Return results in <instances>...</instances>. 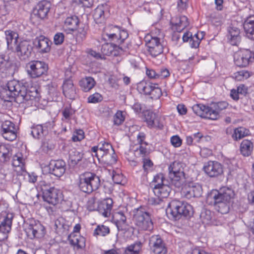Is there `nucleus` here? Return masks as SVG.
<instances>
[{
  "label": "nucleus",
  "mask_w": 254,
  "mask_h": 254,
  "mask_svg": "<svg viewBox=\"0 0 254 254\" xmlns=\"http://www.w3.org/2000/svg\"><path fill=\"white\" fill-rule=\"evenodd\" d=\"M0 96L7 102L16 99L20 102H31L32 104L34 101L38 100V92L35 88L27 90L24 85L15 80L7 82L5 87L0 91Z\"/></svg>",
  "instance_id": "f257e3e1"
},
{
  "label": "nucleus",
  "mask_w": 254,
  "mask_h": 254,
  "mask_svg": "<svg viewBox=\"0 0 254 254\" xmlns=\"http://www.w3.org/2000/svg\"><path fill=\"white\" fill-rule=\"evenodd\" d=\"M234 196V192L231 189L224 187L219 191L212 190L208 195L207 201L213 205L218 212L226 214L229 210V205Z\"/></svg>",
  "instance_id": "f03ea898"
},
{
  "label": "nucleus",
  "mask_w": 254,
  "mask_h": 254,
  "mask_svg": "<svg viewBox=\"0 0 254 254\" xmlns=\"http://www.w3.org/2000/svg\"><path fill=\"white\" fill-rule=\"evenodd\" d=\"M91 151L93 156L107 165H113L117 162V157L114 149L110 143L105 140L101 141L97 146L92 147Z\"/></svg>",
  "instance_id": "7ed1b4c3"
},
{
  "label": "nucleus",
  "mask_w": 254,
  "mask_h": 254,
  "mask_svg": "<svg viewBox=\"0 0 254 254\" xmlns=\"http://www.w3.org/2000/svg\"><path fill=\"white\" fill-rule=\"evenodd\" d=\"M166 213L170 219L177 220L182 216L191 217L193 210L192 206L188 203L175 199L168 204Z\"/></svg>",
  "instance_id": "20e7f679"
},
{
  "label": "nucleus",
  "mask_w": 254,
  "mask_h": 254,
  "mask_svg": "<svg viewBox=\"0 0 254 254\" xmlns=\"http://www.w3.org/2000/svg\"><path fill=\"white\" fill-rule=\"evenodd\" d=\"M228 105L224 101L214 103L211 107L199 104L193 105L192 109L196 115L202 118L215 120L218 119L219 113L226 109Z\"/></svg>",
  "instance_id": "39448f33"
},
{
  "label": "nucleus",
  "mask_w": 254,
  "mask_h": 254,
  "mask_svg": "<svg viewBox=\"0 0 254 254\" xmlns=\"http://www.w3.org/2000/svg\"><path fill=\"white\" fill-rule=\"evenodd\" d=\"M101 186L100 177L91 172H85L79 176L78 186L81 191L90 194Z\"/></svg>",
  "instance_id": "423d86ee"
},
{
  "label": "nucleus",
  "mask_w": 254,
  "mask_h": 254,
  "mask_svg": "<svg viewBox=\"0 0 254 254\" xmlns=\"http://www.w3.org/2000/svg\"><path fill=\"white\" fill-rule=\"evenodd\" d=\"M185 164L174 161L168 167L169 177L171 185L177 188H180L186 183V177L184 173Z\"/></svg>",
  "instance_id": "0eeeda50"
},
{
  "label": "nucleus",
  "mask_w": 254,
  "mask_h": 254,
  "mask_svg": "<svg viewBox=\"0 0 254 254\" xmlns=\"http://www.w3.org/2000/svg\"><path fill=\"white\" fill-rule=\"evenodd\" d=\"M133 221L135 226L141 231H150L153 224L150 214L142 207L133 211Z\"/></svg>",
  "instance_id": "6e6552de"
},
{
  "label": "nucleus",
  "mask_w": 254,
  "mask_h": 254,
  "mask_svg": "<svg viewBox=\"0 0 254 254\" xmlns=\"http://www.w3.org/2000/svg\"><path fill=\"white\" fill-rule=\"evenodd\" d=\"M254 61V53L249 49H242L236 52L234 61L236 65L246 67Z\"/></svg>",
  "instance_id": "1a4fd4ad"
},
{
  "label": "nucleus",
  "mask_w": 254,
  "mask_h": 254,
  "mask_svg": "<svg viewBox=\"0 0 254 254\" xmlns=\"http://www.w3.org/2000/svg\"><path fill=\"white\" fill-rule=\"evenodd\" d=\"M148 246L150 252L153 254H167L166 244L159 235H153L149 239Z\"/></svg>",
  "instance_id": "9d476101"
},
{
  "label": "nucleus",
  "mask_w": 254,
  "mask_h": 254,
  "mask_svg": "<svg viewBox=\"0 0 254 254\" xmlns=\"http://www.w3.org/2000/svg\"><path fill=\"white\" fill-rule=\"evenodd\" d=\"M27 67L28 74L33 78L39 77L45 74L48 69V66L45 63L39 61L30 62Z\"/></svg>",
  "instance_id": "9b49d317"
},
{
  "label": "nucleus",
  "mask_w": 254,
  "mask_h": 254,
  "mask_svg": "<svg viewBox=\"0 0 254 254\" xmlns=\"http://www.w3.org/2000/svg\"><path fill=\"white\" fill-rule=\"evenodd\" d=\"M33 48L29 41L22 40L19 41L14 47V50L16 56L22 61L28 60L31 55Z\"/></svg>",
  "instance_id": "f8f14e48"
},
{
  "label": "nucleus",
  "mask_w": 254,
  "mask_h": 254,
  "mask_svg": "<svg viewBox=\"0 0 254 254\" xmlns=\"http://www.w3.org/2000/svg\"><path fill=\"white\" fill-rule=\"evenodd\" d=\"M146 137V134L143 132H139L136 136L137 144L134 149L136 157H144L150 153V150L148 147L149 143L145 141Z\"/></svg>",
  "instance_id": "ddd939ff"
},
{
  "label": "nucleus",
  "mask_w": 254,
  "mask_h": 254,
  "mask_svg": "<svg viewBox=\"0 0 254 254\" xmlns=\"http://www.w3.org/2000/svg\"><path fill=\"white\" fill-rule=\"evenodd\" d=\"M17 127L13 122L6 120L1 125L0 133L3 137L8 141H13L17 137Z\"/></svg>",
  "instance_id": "4468645a"
},
{
  "label": "nucleus",
  "mask_w": 254,
  "mask_h": 254,
  "mask_svg": "<svg viewBox=\"0 0 254 254\" xmlns=\"http://www.w3.org/2000/svg\"><path fill=\"white\" fill-rule=\"evenodd\" d=\"M223 166L216 161H209L205 163L203 170L211 178H216L223 174Z\"/></svg>",
  "instance_id": "2eb2a0df"
},
{
  "label": "nucleus",
  "mask_w": 254,
  "mask_h": 254,
  "mask_svg": "<svg viewBox=\"0 0 254 254\" xmlns=\"http://www.w3.org/2000/svg\"><path fill=\"white\" fill-rule=\"evenodd\" d=\"M148 51L153 57L160 55L163 52L164 46L161 40L156 37L146 40Z\"/></svg>",
  "instance_id": "dca6fc26"
},
{
  "label": "nucleus",
  "mask_w": 254,
  "mask_h": 254,
  "mask_svg": "<svg viewBox=\"0 0 254 254\" xmlns=\"http://www.w3.org/2000/svg\"><path fill=\"white\" fill-rule=\"evenodd\" d=\"M202 189L201 185L194 182H189L188 185L183 189V194L188 199L192 197H198L201 195Z\"/></svg>",
  "instance_id": "f3484780"
},
{
  "label": "nucleus",
  "mask_w": 254,
  "mask_h": 254,
  "mask_svg": "<svg viewBox=\"0 0 254 254\" xmlns=\"http://www.w3.org/2000/svg\"><path fill=\"white\" fill-rule=\"evenodd\" d=\"M43 198L45 201L55 206L63 200V195L59 190L54 187L51 190L44 192Z\"/></svg>",
  "instance_id": "a211bd4d"
},
{
  "label": "nucleus",
  "mask_w": 254,
  "mask_h": 254,
  "mask_svg": "<svg viewBox=\"0 0 254 254\" xmlns=\"http://www.w3.org/2000/svg\"><path fill=\"white\" fill-rule=\"evenodd\" d=\"M12 217H0V241H3L8 237V233L10 231L12 225Z\"/></svg>",
  "instance_id": "6ab92c4d"
},
{
  "label": "nucleus",
  "mask_w": 254,
  "mask_h": 254,
  "mask_svg": "<svg viewBox=\"0 0 254 254\" xmlns=\"http://www.w3.org/2000/svg\"><path fill=\"white\" fill-rule=\"evenodd\" d=\"M48 167L49 173L57 177L62 176L65 171V163L63 160H52Z\"/></svg>",
  "instance_id": "aec40b11"
},
{
  "label": "nucleus",
  "mask_w": 254,
  "mask_h": 254,
  "mask_svg": "<svg viewBox=\"0 0 254 254\" xmlns=\"http://www.w3.org/2000/svg\"><path fill=\"white\" fill-rule=\"evenodd\" d=\"M33 44L41 53H47L51 50L52 42L48 38L41 35L34 39Z\"/></svg>",
  "instance_id": "412c9836"
},
{
  "label": "nucleus",
  "mask_w": 254,
  "mask_h": 254,
  "mask_svg": "<svg viewBox=\"0 0 254 254\" xmlns=\"http://www.w3.org/2000/svg\"><path fill=\"white\" fill-rule=\"evenodd\" d=\"M112 222L116 225L119 231H124L127 229V217L125 212L123 211L119 210L113 213Z\"/></svg>",
  "instance_id": "4be33fe9"
},
{
  "label": "nucleus",
  "mask_w": 254,
  "mask_h": 254,
  "mask_svg": "<svg viewBox=\"0 0 254 254\" xmlns=\"http://www.w3.org/2000/svg\"><path fill=\"white\" fill-rule=\"evenodd\" d=\"M227 37L228 42L232 45H238L241 40L240 30L232 24L230 25L227 28Z\"/></svg>",
  "instance_id": "5701e85b"
},
{
  "label": "nucleus",
  "mask_w": 254,
  "mask_h": 254,
  "mask_svg": "<svg viewBox=\"0 0 254 254\" xmlns=\"http://www.w3.org/2000/svg\"><path fill=\"white\" fill-rule=\"evenodd\" d=\"M144 116L145 122L146 123L148 127L150 128H163V125L159 122L155 113L150 111H146L144 113Z\"/></svg>",
  "instance_id": "b1692460"
},
{
  "label": "nucleus",
  "mask_w": 254,
  "mask_h": 254,
  "mask_svg": "<svg viewBox=\"0 0 254 254\" xmlns=\"http://www.w3.org/2000/svg\"><path fill=\"white\" fill-rule=\"evenodd\" d=\"M51 7V3L47 0L40 1L33 10V13L38 17L43 19L47 15Z\"/></svg>",
  "instance_id": "393cba45"
},
{
  "label": "nucleus",
  "mask_w": 254,
  "mask_h": 254,
  "mask_svg": "<svg viewBox=\"0 0 254 254\" xmlns=\"http://www.w3.org/2000/svg\"><path fill=\"white\" fill-rule=\"evenodd\" d=\"M63 92L65 97L71 100L75 99L77 96L76 91L72 80L68 79L64 81Z\"/></svg>",
  "instance_id": "a878e982"
},
{
  "label": "nucleus",
  "mask_w": 254,
  "mask_h": 254,
  "mask_svg": "<svg viewBox=\"0 0 254 254\" xmlns=\"http://www.w3.org/2000/svg\"><path fill=\"white\" fill-rule=\"evenodd\" d=\"M12 166L15 168V171L18 174L25 176L23 173H26L25 168L24 159L21 154H17L12 158Z\"/></svg>",
  "instance_id": "bb28decb"
},
{
  "label": "nucleus",
  "mask_w": 254,
  "mask_h": 254,
  "mask_svg": "<svg viewBox=\"0 0 254 254\" xmlns=\"http://www.w3.org/2000/svg\"><path fill=\"white\" fill-rule=\"evenodd\" d=\"M243 27L246 37L254 41V15L248 17L245 20Z\"/></svg>",
  "instance_id": "cd10ccee"
},
{
  "label": "nucleus",
  "mask_w": 254,
  "mask_h": 254,
  "mask_svg": "<svg viewBox=\"0 0 254 254\" xmlns=\"http://www.w3.org/2000/svg\"><path fill=\"white\" fill-rule=\"evenodd\" d=\"M7 49L14 50V47L19 41V36L17 32L11 30H6L4 32Z\"/></svg>",
  "instance_id": "c85d7f7f"
},
{
  "label": "nucleus",
  "mask_w": 254,
  "mask_h": 254,
  "mask_svg": "<svg viewBox=\"0 0 254 254\" xmlns=\"http://www.w3.org/2000/svg\"><path fill=\"white\" fill-rule=\"evenodd\" d=\"M113 203V200L111 198L104 199L99 205V212L105 217H109L112 209Z\"/></svg>",
  "instance_id": "c756f323"
},
{
  "label": "nucleus",
  "mask_w": 254,
  "mask_h": 254,
  "mask_svg": "<svg viewBox=\"0 0 254 254\" xmlns=\"http://www.w3.org/2000/svg\"><path fill=\"white\" fill-rule=\"evenodd\" d=\"M27 233L31 239L39 238L44 236V227L40 224L34 226L30 225L28 229Z\"/></svg>",
  "instance_id": "7c9ffc66"
},
{
  "label": "nucleus",
  "mask_w": 254,
  "mask_h": 254,
  "mask_svg": "<svg viewBox=\"0 0 254 254\" xmlns=\"http://www.w3.org/2000/svg\"><path fill=\"white\" fill-rule=\"evenodd\" d=\"M68 239L70 244L77 249H82L85 246V239L80 235H71Z\"/></svg>",
  "instance_id": "2f4dec72"
},
{
  "label": "nucleus",
  "mask_w": 254,
  "mask_h": 254,
  "mask_svg": "<svg viewBox=\"0 0 254 254\" xmlns=\"http://www.w3.org/2000/svg\"><path fill=\"white\" fill-rule=\"evenodd\" d=\"M171 23L173 25V29L178 32H181L189 25L188 18L185 16L176 17V22H174L172 20Z\"/></svg>",
  "instance_id": "473e14b6"
},
{
  "label": "nucleus",
  "mask_w": 254,
  "mask_h": 254,
  "mask_svg": "<svg viewBox=\"0 0 254 254\" xmlns=\"http://www.w3.org/2000/svg\"><path fill=\"white\" fill-rule=\"evenodd\" d=\"M79 84L84 92H89L95 86L96 81L93 77L87 76L81 79Z\"/></svg>",
  "instance_id": "72a5a7b5"
},
{
  "label": "nucleus",
  "mask_w": 254,
  "mask_h": 254,
  "mask_svg": "<svg viewBox=\"0 0 254 254\" xmlns=\"http://www.w3.org/2000/svg\"><path fill=\"white\" fill-rule=\"evenodd\" d=\"M171 188L168 183L159 187H153V192L156 196L164 198H167L171 192Z\"/></svg>",
  "instance_id": "f704fd0d"
},
{
  "label": "nucleus",
  "mask_w": 254,
  "mask_h": 254,
  "mask_svg": "<svg viewBox=\"0 0 254 254\" xmlns=\"http://www.w3.org/2000/svg\"><path fill=\"white\" fill-rule=\"evenodd\" d=\"M253 142L248 139L242 141L240 145V151L244 156H249L251 155L253 150Z\"/></svg>",
  "instance_id": "c9c22d12"
},
{
  "label": "nucleus",
  "mask_w": 254,
  "mask_h": 254,
  "mask_svg": "<svg viewBox=\"0 0 254 254\" xmlns=\"http://www.w3.org/2000/svg\"><path fill=\"white\" fill-rule=\"evenodd\" d=\"M79 22L77 16L75 15H71L67 17L64 23V26L67 29L73 31L77 28V26Z\"/></svg>",
  "instance_id": "e433bc0d"
},
{
  "label": "nucleus",
  "mask_w": 254,
  "mask_h": 254,
  "mask_svg": "<svg viewBox=\"0 0 254 254\" xmlns=\"http://www.w3.org/2000/svg\"><path fill=\"white\" fill-rule=\"evenodd\" d=\"M31 134L35 138H40L48 133V128L46 126L38 125L31 127Z\"/></svg>",
  "instance_id": "4c0bfd02"
},
{
  "label": "nucleus",
  "mask_w": 254,
  "mask_h": 254,
  "mask_svg": "<svg viewBox=\"0 0 254 254\" xmlns=\"http://www.w3.org/2000/svg\"><path fill=\"white\" fill-rule=\"evenodd\" d=\"M153 84L146 81H141L137 84V89L141 94L149 95L152 91Z\"/></svg>",
  "instance_id": "58836bf2"
},
{
  "label": "nucleus",
  "mask_w": 254,
  "mask_h": 254,
  "mask_svg": "<svg viewBox=\"0 0 254 254\" xmlns=\"http://www.w3.org/2000/svg\"><path fill=\"white\" fill-rule=\"evenodd\" d=\"M83 158V154L73 148L69 151V160L72 165H76Z\"/></svg>",
  "instance_id": "ea45409f"
},
{
  "label": "nucleus",
  "mask_w": 254,
  "mask_h": 254,
  "mask_svg": "<svg viewBox=\"0 0 254 254\" xmlns=\"http://www.w3.org/2000/svg\"><path fill=\"white\" fill-rule=\"evenodd\" d=\"M250 134V131L246 128L241 127L236 128L232 134V138L235 140H238Z\"/></svg>",
  "instance_id": "a19ab883"
},
{
  "label": "nucleus",
  "mask_w": 254,
  "mask_h": 254,
  "mask_svg": "<svg viewBox=\"0 0 254 254\" xmlns=\"http://www.w3.org/2000/svg\"><path fill=\"white\" fill-rule=\"evenodd\" d=\"M142 246V244L140 242H135L125 249L124 254H138Z\"/></svg>",
  "instance_id": "79ce46f5"
},
{
  "label": "nucleus",
  "mask_w": 254,
  "mask_h": 254,
  "mask_svg": "<svg viewBox=\"0 0 254 254\" xmlns=\"http://www.w3.org/2000/svg\"><path fill=\"white\" fill-rule=\"evenodd\" d=\"M168 183V182L166 180L164 175L162 173H159L154 177L151 186L152 188L153 187H159Z\"/></svg>",
  "instance_id": "37998d69"
},
{
  "label": "nucleus",
  "mask_w": 254,
  "mask_h": 254,
  "mask_svg": "<svg viewBox=\"0 0 254 254\" xmlns=\"http://www.w3.org/2000/svg\"><path fill=\"white\" fill-rule=\"evenodd\" d=\"M108 32L111 33H116V35L120 36L122 41H125L128 36L127 30L124 29L121 30L119 27L116 26H112Z\"/></svg>",
  "instance_id": "c03bdc74"
},
{
  "label": "nucleus",
  "mask_w": 254,
  "mask_h": 254,
  "mask_svg": "<svg viewBox=\"0 0 254 254\" xmlns=\"http://www.w3.org/2000/svg\"><path fill=\"white\" fill-rule=\"evenodd\" d=\"M115 47L114 45L110 43H105L102 46L101 51L104 56L116 55Z\"/></svg>",
  "instance_id": "a18cd8bd"
},
{
  "label": "nucleus",
  "mask_w": 254,
  "mask_h": 254,
  "mask_svg": "<svg viewBox=\"0 0 254 254\" xmlns=\"http://www.w3.org/2000/svg\"><path fill=\"white\" fill-rule=\"evenodd\" d=\"M93 17L96 23H102L104 20V11L103 7H97L95 8Z\"/></svg>",
  "instance_id": "49530a36"
},
{
  "label": "nucleus",
  "mask_w": 254,
  "mask_h": 254,
  "mask_svg": "<svg viewBox=\"0 0 254 254\" xmlns=\"http://www.w3.org/2000/svg\"><path fill=\"white\" fill-rule=\"evenodd\" d=\"M11 155L9 149L4 145H0V160L3 162L8 161Z\"/></svg>",
  "instance_id": "de8ad7c7"
},
{
  "label": "nucleus",
  "mask_w": 254,
  "mask_h": 254,
  "mask_svg": "<svg viewBox=\"0 0 254 254\" xmlns=\"http://www.w3.org/2000/svg\"><path fill=\"white\" fill-rule=\"evenodd\" d=\"M110 233V229L108 226L102 225H98L94 230V236H105Z\"/></svg>",
  "instance_id": "09e8293b"
},
{
  "label": "nucleus",
  "mask_w": 254,
  "mask_h": 254,
  "mask_svg": "<svg viewBox=\"0 0 254 254\" xmlns=\"http://www.w3.org/2000/svg\"><path fill=\"white\" fill-rule=\"evenodd\" d=\"M87 30L88 27L85 25L78 28L76 35V40L77 42H82L85 39Z\"/></svg>",
  "instance_id": "8fccbe9b"
},
{
  "label": "nucleus",
  "mask_w": 254,
  "mask_h": 254,
  "mask_svg": "<svg viewBox=\"0 0 254 254\" xmlns=\"http://www.w3.org/2000/svg\"><path fill=\"white\" fill-rule=\"evenodd\" d=\"M250 76V73L248 71L243 70L234 73L233 77L237 81H242L247 79Z\"/></svg>",
  "instance_id": "3c124183"
},
{
  "label": "nucleus",
  "mask_w": 254,
  "mask_h": 254,
  "mask_svg": "<svg viewBox=\"0 0 254 254\" xmlns=\"http://www.w3.org/2000/svg\"><path fill=\"white\" fill-rule=\"evenodd\" d=\"M75 111L70 106H66L64 108L62 111V114L64 120H69L71 116L74 114Z\"/></svg>",
  "instance_id": "603ef678"
},
{
  "label": "nucleus",
  "mask_w": 254,
  "mask_h": 254,
  "mask_svg": "<svg viewBox=\"0 0 254 254\" xmlns=\"http://www.w3.org/2000/svg\"><path fill=\"white\" fill-rule=\"evenodd\" d=\"M202 38V37H199L198 33L195 34L193 36L192 35L189 42L190 47L194 48H197Z\"/></svg>",
  "instance_id": "864d4df0"
},
{
  "label": "nucleus",
  "mask_w": 254,
  "mask_h": 254,
  "mask_svg": "<svg viewBox=\"0 0 254 254\" xmlns=\"http://www.w3.org/2000/svg\"><path fill=\"white\" fill-rule=\"evenodd\" d=\"M125 121V117L123 112L118 111L114 116V123L117 126L121 125Z\"/></svg>",
  "instance_id": "5fc2aeb1"
},
{
  "label": "nucleus",
  "mask_w": 254,
  "mask_h": 254,
  "mask_svg": "<svg viewBox=\"0 0 254 254\" xmlns=\"http://www.w3.org/2000/svg\"><path fill=\"white\" fill-rule=\"evenodd\" d=\"M38 187L41 189L43 192H46L49 190H51L52 188H54V187H52L51 185L46 182L45 180L41 181L38 183Z\"/></svg>",
  "instance_id": "6e6d98bb"
},
{
  "label": "nucleus",
  "mask_w": 254,
  "mask_h": 254,
  "mask_svg": "<svg viewBox=\"0 0 254 254\" xmlns=\"http://www.w3.org/2000/svg\"><path fill=\"white\" fill-rule=\"evenodd\" d=\"M104 35L108 37L109 40L114 41L119 44L122 43L124 41L122 40L119 36L116 35V33H111L107 31H105Z\"/></svg>",
  "instance_id": "4d7b16f0"
},
{
  "label": "nucleus",
  "mask_w": 254,
  "mask_h": 254,
  "mask_svg": "<svg viewBox=\"0 0 254 254\" xmlns=\"http://www.w3.org/2000/svg\"><path fill=\"white\" fill-rule=\"evenodd\" d=\"M102 100V97L101 95L98 93H95L88 97V102L90 103H98Z\"/></svg>",
  "instance_id": "13d9d810"
},
{
  "label": "nucleus",
  "mask_w": 254,
  "mask_h": 254,
  "mask_svg": "<svg viewBox=\"0 0 254 254\" xmlns=\"http://www.w3.org/2000/svg\"><path fill=\"white\" fill-rule=\"evenodd\" d=\"M84 138V132L82 129H77L74 133L72 139L74 142L81 140Z\"/></svg>",
  "instance_id": "bf43d9fd"
},
{
  "label": "nucleus",
  "mask_w": 254,
  "mask_h": 254,
  "mask_svg": "<svg viewBox=\"0 0 254 254\" xmlns=\"http://www.w3.org/2000/svg\"><path fill=\"white\" fill-rule=\"evenodd\" d=\"M200 218L203 223L207 224L211 219V212L206 210L200 214Z\"/></svg>",
  "instance_id": "052dcab7"
},
{
  "label": "nucleus",
  "mask_w": 254,
  "mask_h": 254,
  "mask_svg": "<svg viewBox=\"0 0 254 254\" xmlns=\"http://www.w3.org/2000/svg\"><path fill=\"white\" fill-rule=\"evenodd\" d=\"M64 35L63 33L58 32L54 37V42L57 45H61L64 41Z\"/></svg>",
  "instance_id": "680f3d73"
},
{
  "label": "nucleus",
  "mask_w": 254,
  "mask_h": 254,
  "mask_svg": "<svg viewBox=\"0 0 254 254\" xmlns=\"http://www.w3.org/2000/svg\"><path fill=\"white\" fill-rule=\"evenodd\" d=\"M112 179L114 182L117 184H121L124 179L123 175L120 173H117L115 171H113Z\"/></svg>",
  "instance_id": "e2e57ef3"
},
{
  "label": "nucleus",
  "mask_w": 254,
  "mask_h": 254,
  "mask_svg": "<svg viewBox=\"0 0 254 254\" xmlns=\"http://www.w3.org/2000/svg\"><path fill=\"white\" fill-rule=\"evenodd\" d=\"M170 141L172 145L175 147H180L182 143V140L177 135L171 137Z\"/></svg>",
  "instance_id": "0e129e2a"
},
{
  "label": "nucleus",
  "mask_w": 254,
  "mask_h": 254,
  "mask_svg": "<svg viewBox=\"0 0 254 254\" xmlns=\"http://www.w3.org/2000/svg\"><path fill=\"white\" fill-rule=\"evenodd\" d=\"M152 91H151V93H150L149 95H152V98L157 99L159 98L162 95V92L161 89L156 87L154 85L152 86Z\"/></svg>",
  "instance_id": "69168bd1"
},
{
  "label": "nucleus",
  "mask_w": 254,
  "mask_h": 254,
  "mask_svg": "<svg viewBox=\"0 0 254 254\" xmlns=\"http://www.w3.org/2000/svg\"><path fill=\"white\" fill-rule=\"evenodd\" d=\"M189 0H178L177 6L179 11L187 9L188 6Z\"/></svg>",
  "instance_id": "338daca9"
},
{
  "label": "nucleus",
  "mask_w": 254,
  "mask_h": 254,
  "mask_svg": "<svg viewBox=\"0 0 254 254\" xmlns=\"http://www.w3.org/2000/svg\"><path fill=\"white\" fill-rule=\"evenodd\" d=\"M163 201V198L161 197H159L158 196H156L155 197H150L148 199V202L149 204L152 205H158L161 203V202Z\"/></svg>",
  "instance_id": "774afa93"
}]
</instances>
